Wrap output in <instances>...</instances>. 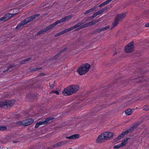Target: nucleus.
Wrapping results in <instances>:
<instances>
[{
    "label": "nucleus",
    "mask_w": 149,
    "mask_h": 149,
    "mask_svg": "<svg viewBox=\"0 0 149 149\" xmlns=\"http://www.w3.org/2000/svg\"><path fill=\"white\" fill-rule=\"evenodd\" d=\"M100 20V19H98L92 21L84 25H83L82 24L80 23H79L74 26L63 31L64 33L68 32L74 29H76V30H79L86 27L95 24L96 23L99 21Z\"/></svg>",
    "instance_id": "1"
},
{
    "label": "nucleus",
    "mask_w": 149,
    "mask_h": 149,
    "mask_svg": "<svg viewBox=\"0 0 149 149\" xmlns=\"http://www.w3.org/2000/svg\"><path fill=\"white\" fill-rule=\"evenodd\" d=\"M79 90V87L78 85L73 84L65 88L62 92V93L64 95H70L75 93Z\"/></svg>",
    "instance_id": "2"
},
{
    "label": "nucleus",
    "mask_w": 149,
    "mask_h": 149,
    "mask_svg": "<svg viewBox=\"0 0 149 149\" xmlns=\"http://www.w3.org/2000/svg\"><path fill=\"white\" fill-rule=\"evenodd\" d=\"M90 64L85 63L81 65L77 69V72L80 75L86 74L89 70L90 68Z\"/></svg>",
    "instance_id": "3"
},
{
    "label": "nucleus",
    "mask_w": 149,
    "mask_h": 149,
    "mask_svg": "<svg viewBox=\"0 0 149 149\" xmlns=\"http://www.w3.org/2000/svg\"><path fill=\"white\" fill-rule=\"evenodd\" d=\"M126 15L125 13L117 14L112 24V27H115L119 23V22L122 21L123 19L125 17Z\"/></svg>",
    "instance_id": "4"
},
{
    "label": "nucleus",
    "mask_w": 149,
    "mask_h": 149,
    "mask_svg": "<svg viewBox=\"0 0 149 149\" xmlns=\"http://www.w3.org/2000/svg\"><path fill=\"white\" fill-rule=\"evenodd\" d=\"M39 15L38 14H36L29 18H26L24 21L21 22L20 24H18L16 27V28L18 29L21 27V26L26 24L28 22L31 21L34 19L36 18V17H38Z\"/></svg>",
    "instance_id": "5"
},
{
    "label": "nucleus",
    "mask_w": 149,
    "mask_h": 149,
    "mask_svg": "<svg viewBox=\"0 0 149 149\" xmlns=\"http://www.w3.org/2000/svg\"><path fill=\"white\" fill-rule=\"evenodd\" d=\"M14 103V100H6L4 102H0V107H3L4 108H8L12 106Z\"/></svg>",
    "instance_id": "6"
},
{
    "label": "nucleus",
    "mask_w": 149,
    "mask_h": 149,
    "mask_svg": "<svg viewBox=\"0 0 149 149\" xmlns=\"http://www.w3.org/2000/svg\"><path fill=\"white\" fill-rule=\"evenodd\" d=\"M134 49V42H131L128 43L125 47V52L129 53L133 51Z\"/></svg>",
    "instance_id": "7"
},
{
    "label": "nucleus",
    "mask_w": 149,
    "mask_h": 149,
    "mask_svg": "<svg viewBox=\"0 0 149 149\" xmlns=\"http://www.w3.org/2000/svg\"><path fill=\"white\" fill-rule=\"evenodd\" d=\"M106 140H109L112 138L113 134L110 132H105L103 133Z\"/></svg>",
    "instance_id": "8"
},
{
    "label": "nucleus",
    "mask_w": 149,
    "mask_h": 149,
    "mask_svg": "<svg viewBox=\"0 0 149 149\" xmlns=\"http://www.w3.org/2000/svg\"><path fill=\"white\" fill-rule=\"evenodd\" d=\"M107 7H105L103 8H102L101 10L98 11L97 12L94 13L93 14L92 17H90V18L91 19L92 18L93 19V18L95 17L97 15L102 14L103 12H104L105 10H107Z\"/></svg>",
    "instance_id": "9"
},
{
    "label": "nucleus",
    "mask_w": 149,
    "mask_h": 149,
    "mask_svg": "<svg viewBox=\"0 0 149 149\" xmlns=\"http://www.w3.org/2000/svg\"><path fill=\"white\" fill-rule=\"evenodd\" d=\"M106 140L103 133L100 134L96 139V141L97 143H100Z\"/></svg>",
    "instance_id": "10"
},
{
    "label": "nucleus",
    "mask_w": 149,
    "mask_h": 149,
    "mask_svg": "<svg viewBox=\"0 0 149 149\" xmlns=\"http://www.w3.org/2000/svg\"><path fill=\"white\" fill-rule=\"evenodd\" d=\"M33 122V120L32 119H28L24 120L20 122V124L26 126L29 125L32 123Z\"/></svg>",
    "instance_id": "11"
},
{
    "label": "nucleus",
    "mask_w": 149,
    "mask_h": 149,
    "mask_svg": "<svg viewBox=\"0 0 149 149\" xmlns=\"http://www.w3.org/2000/svg\"><path fill=\"white\" fill-rule=\"evenodd\" d=\"M50 119H51L50 118H48L46 119L44 121H42L37 123H36L35 126V127L38 128L40 125H42L47 123H48Z\"/></svg>",
    "instance_id": "12"
},
{
    "label": "nucleus",
    "mask_w": 149,
    "mask_h": 149,
    "mask_svg": "<svg viewBox=\"0 0 149 149\" xmlns=\"http://www.w3.org/2000/svg\"><path fill=\"white\" fill-rule=\"evenodd\" d=\"M17 13H15L12 14L11 13H9L5 15L2 18H0V20L1 21H6L9 19L10 17H11L13 15H15Z\"/></svg>",
    "instance_id": "13"
},
{
    "label": "nucleus",
    "mask_w": 149,
    "mask_h": 149,
    "mask_svg": "<svg viewBox=\"0 0 149 149\" xmlns=\"http://www.w3.org/2000/svg\"><path fill=\"white\" fill-rule=\"evenodd\" d=\"M72 17V15H70L68 16L65 17L64 18H62V19H60V20L57 21L58 24L61 23L68 20L69 19L71 18Z\"/></svg>",
    "instance_id": "14"
},
{
    "label": "nucleus",
    "mask_w": 149,
    "mask_h": 149,
    "mask_svg": "<svg viewBox=\"0 0 149 149\" xmlns=\"http://www.w3.org/2000/svg\"><path fill=\"white\" fill-rule=\"evenodd\" d=\"M58 24V23L57 21L53 23L52 24L49 25V26L47 27L46 28L44 29V31H46L49 30L51 29L54 27L57 24Z\"/></svg>",
    "instance_id": "15"
},
{
    "label": "nucleus",
    "mask_w": 149,
    "mask_h": 149,
    "mask_svg": "<svg viewBox=\"0 0 149 149\" xmlns=\"http://www.w3.org/2000/svg\"><path fill=\"white\" fill-rule=\"evenodd\" d=\"M128 133V131H127L123 132L121 134L119 135L116 138L117 140H119L120 139L122 138Z\"/></svg>",
    "instance_id": "16"
},
{
    "label": "nucleus",
    "mask_w": 149,
    "mask_h": 149,
    "mask_svg": "<svg viewBox=\"0 0 149 149\" xmlns=\"http://www.w3.org/2000/svg\"><path fill=\"white\" fill-rule=\"evenodd\" d=\"M79 135L78 134H75L69 137H66V138L68 139H75L79 138Z\"/></svg>",
    "instance_id": "17"
},
{
    "label": "nucleus",
    "mask_w": 149,
    "mask_h": 149,
    "mask_svg": "<svg viewBox=\"0 0 149 149\" xmlns=\"http://www.w3.org/2000/svg\"><path fill=\"white\" fill-rule=\"evenodd\" d=\"M67 142V141H61L57 143L56 145L54 146V147H56L58 146H60L63 145L65 144Z\"/></svg>",
    "instance_id": "18"
},
{
    "label": "nucleus",
    "mask_w": 149,
    "mask_h": 149,
    "mask_svg": "<svg viewBox=\"0 0 149 149\" xmlns=\"http://www.w3.org/2000/svg\"><path fill=\"white\" fill-rule=\"evenodd\" d=\"M97 8V7L96 6H95L93 8H91L90 9H89L87 11H86V12H85L84 13V14H87L90 13H91V12H92L93 11L95 10L96 8Z\"/></svg>",
    "instance_id": "19"
},
{
    "label": "nucleus",
    "mask_w": 149,
    "mask_h": 149,
    "mask_svg": "<svg viewBox=\"0 0 149 149\" xmlns=\"http://www.w3.org/2000/svg\"><path fill=\"white\" fill-rule=\"evenodd\" d=\"M132 110L130 109H128L125 111V113L127 115H130L132 113Z\"/></svg>",
    "instance_id": "20"
},
{
    "label": "nucleus",
    "mask_w": 149,
    "mask_h": 149,
    "mask_svg": "<svg viewBox=\"0 0 149 149\" xmlns=\"http://www.w3.org/2000/svg\"><path fill=\"white\" fill-rule=\"evenodd\" d=\"M127 139L123 140L122 143L120 144L121 147H123L127 143Z\"/></svg>",
    "instance_id": "21"
},
{
    "label": "nucleus",
    "mask_w": 149,
    "mask_h": 149,
    "mask_svg": "<svg viewBox=\"0 0 149 149\" xmlns=\"http://www.w3.org/2000/svg\"><path fill=\"white\" fill-rule=\"evenodd\" d=\"M109 28V26H106L102 28H100L99 29L100 31H103Z\"/></svg>",
    "instance_id": "22"
},
{
    "label": "nucleus",
    "mask_w": 149,
    "mask_h": 149,
    "mask_svg": "<svg viewBox=\"0 0 149 149\" xmlns=\"http://www.w3.org/2000/svg\"><path fill=\"white\" fill-rule=\"evenodd\" d=\"M45 31H44V29H43L41 30L39 32H38L37 33V35H40V34H41L42 33H43L44 32H45Z\"/></svg>",
    "instance_id": "23"
},
{
    "label": "nucleus",
    "mask_w": 149,
    "mask_h": 149,
    "mask_svg": "<svg viewBox=\"0 0 149 149\" xmlns=\"http://www.w3.org/2000/svg\"><path fill=\"white\" fill-rule=\"evenodd\" d=\"M121 147V146H120V144H118V145L114 146L113 147V148L114 149H116L117 148H118Z\"/></svg>",
    "instance_id": "24"
},
{
    "label": "nucleus",
    "mask_w": 149,
    "mask_h": 149,
    "mask_svg": "<svg viewBox=\"0 0 149 149\" xmlns=\"http://www.w3.org/2000/svg\"><path fill=\"white\" fill-rule=\"evenodd\" d=\"M6 127L5 126H0V130L1 131L4 130H6Z\"/></svg>",
    "instance_id": "25"
},
{
    "label": "nucleus",
    "mask_w": 149,
    "mask_h": 149,
    "mask_svg": "<svg viewBox=\"0 0 149 149\" xmlns=\"http://www.w3.org/2000/svg\"><path fill=\"white\" fill-rule=\"evenodd\" d=\"M149 109V107L145 106L143 108V110H147Z\"/></svg>",
    "instance_id": "26"
},
{
    "label": "nucleus",
    "mask_w": 149,
    "mask_h": 149,
    "mask_svg": "<svg viewBox=\"0 0 149 149\" xmlns=\"http://www.w3.org/2000/svg\"><path fill=\"white\" fill-rule=\"evenodd\" d=\"M30 59H31L30 58H27V59H26L25 60L23 61H22V63H26V61H29Z\"/></svg>",
    "instance_id": "27"
},
{
    "label": "nucleus",
    "mask_w": 149,
    "mask_h": 149,
    "mask_svg": "<svg viewBox=\"0 0 149 149\" xmlns=\"http://www.w3.org/2000/svg\"><path fill=\"white\" fill-rule=\"evenodd\" d=\"M52 93H55L57 95L59 94V92L58 91H56V90H53L52 92Z\"/></svg>",
    "instance_id": "28"
},
{
    "label": "nucleus",
    "mask_w": 149,
    "mask_h": 149,
    "mask_svg": "<svg viewBox=\"0 0 149 149\" xmlns=\"http://www.w3.org/2000/svg\"><path fill=\"white\" fill-rule=\"evenodd\" d=\"M104 6V4L103 3H102L100 4L98 6V7H102V6Z\"/></svg>",
    "instance_id": "29"
},
{
    "label": "nucleus",
    "mask_w": 149,
    "mask_h": 149,
    "mask_svg": "<svg viewBox=\"0 0 149 149\" xmlns=\"http://www.w3.org/2000/svg\"><path fill=\"white\" fill-rule=\"evenodd\" d=\"M145 27H149V22L145 24Z\"/></svg>",
    "instance_id": "30"
},
{
    "label": "nucleus",
    "mask_w": 149,
    "mask_h": 149,
    "mask_svg": "<svg viewBox=\"0 0 149 149\" xmlns=\"http://www.w3.org/2000/svg\"><path fill=\"white\" fill-rule=\"evenodd\" d=\"M103 3L104 6L106 5L107 4L109 3L108 2L107 0H106Z\"/></svg>",
    "instance_id": "31"
},
{
    "label": "nucleus",
    "mask_w": 149,
    "mask_h": 149,
    "mask_svg": "<svg viewBox=\"0 0 149 149\" xmlns=\"http://www.w3.org/2000/svg\"><path fill=\"white\" fill-rule=\"evenodd\" d=\"M137 126V124H136L135 125H134L130 129L133 128L134 129Z\"/></svg>",
    "instance_id": "32"
},
{
    "label": "nucleus",
    "mask_w": 149,
    "mask_h": 149,
    "mask_svg": "<svg viewBox=\"0 0 149 149\" xmlns=\"http://www.w3.org/2000/svg\"><path fill=\"white\" fill-rule=\"evenodd\" d=\"M58 33L59 34V36L60 35H61L62 34H64V33H63V31H61V32H60L59 33Z\"/></svg>",
    "instance_id": "33"
},
{
    "label": "nucleus",
    "mask_w": 149,
    "mask_h": 149,
    "mask_svg": "<svg viewBox=\"0 0 149 149\" xmlns=\"http://www.w3.org/2000/svg\"><path fill=\"white\" fill-rule=\"evenodd\" d=\"M41 69V68H37L34 69L35 70H40Z\"/></svg>",
    "instance_id": "34"
},
{
    "label": "nucleus",
    "mask_w": 149,
    "mask_h": 149,
    "mask_svg": "<svg viewBox=\"0 0 149 149\" xmlns=\"http://www.w3.org/2000/svg\"><path fill=\"white\" fill-rule=\"evenodd\" d=\"M13 66H10L9 68H8V69H7V71H8V70L9 69V68H11Z\"/></svg>",
    "instance_id": "35"
},
{
    "label": "nucleus",
    "mask_w": 149,
    "mask_h": 149,
    "mask_svg": "<svg viewBox=\"0 0 149 149\" xmlns=\"http://www.w3.org/2000/svg\"><path fill=\"white\" fill-rule=\"evenodd\" d=\"M59 36V34H58V33H56L55 35V36Z\"/></svg>",
    "instance_id": "36"
},
{
    "label": "nucleus",
    "mask_w": 149,
    "mask_h": 149,
    "mask_svg": "<svg viewBox=\"0 0 149 149\" xmlns=\"http://www.w3.org/2000/svg\"><path fill=\"white\" fill-rule=\"evenodd\" d=\"M5 71H3V72H4Z\"/></svg>",
    "instance_id": "37"
},
{
    "label": "nucleus",
    "mask_w": 149,
    "mask_h": 149,
    "mask_svg": "<svg viewBox=\"0 0 149 149\" xmlns=\"http://www.w3.org/2000/svg\"><path fill=\"white\" fill-rule=\"evenodd\" d=\"M66 49H67V48H66V49H65V50Z\"/></svg>",
    "instance_id": "38"
},
{
    "label": "nucleus",
    "mask_w": 149,
    "mask_h": 149,
    "mask_svg": "<svg viewBox=\"0 0 149 149\" xmlns=\"http://www.w3.org/2000/svg\"><path fill=\"white\" fill-rule=\"evenodd\" d=\"M13 142L15 143V141H13Z\"/></svg>",
    "instance_id": "39"
}]
</instances>
